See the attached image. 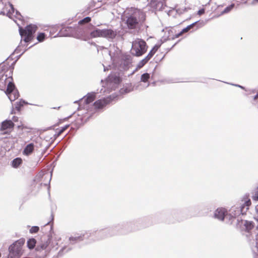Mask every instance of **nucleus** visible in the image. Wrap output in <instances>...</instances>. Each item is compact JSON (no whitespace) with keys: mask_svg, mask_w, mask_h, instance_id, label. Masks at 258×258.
<instances>
[{"mask_svg":"<svg viewBox=\"0 0 258 258\" xmlns=\"http://www.w3.org/2000/svg\"><path fill=\"white\" fill-rule=\"evenodd\" d=\"M84 31L78 25L74 26H67L61 28L59 31L53 37H74L84 40L87 36Z\"/></svg>","mask_w":258,"mask_h":258,"instance_id":"1","label":"nucleus"},{"mask_svg":"<svg viewBox=\"0 0 258 258\" xmlns=\"http://www.w3.org/2000/svg\"><path fill=\"white\" fill-rule=\"evenodd\" d=\"M243 202L239 206H234L232 207L229 210V220H231L233 218H235L240 215H243L246 213L249 207L251 205L250 200L247 196L243 198L242 201Z\"/></svg>","mask_w":258,"mask_h":258,"instance_id":"2","label":"nucleus"},{"mask_svg":"<svg viewBox=\"0 0 258 258\" xmlns=\"http://www.w3.org/2000/svg\"><path fill=\"white\" fill-rule=\"evenodd\" d=\"M85 33L87 37L84 39V41L97 37L112 38L113 30L108 28L99 29L94 26L93 28L91 30L89 31L87 33H86V32Z\"/></svg>","mask_w":258,"mask_h":258,"instance_id":"3","label":"nucleus"},{"mask_svg":"<svg viewBox=\"0 0 258 258\" xmlns=\"http://www.w3.org/2000/svg\"><path fill=\"white\" fill-rule=\"evenodd\" d=\"M25 242V239L21 238L11 244L9 247L8 258H20L22 254V246Z\"/></svg>","mask_w":258,"mask_h":258,"instance_id":"4","label":"nucleus"},{"mask_svg":"<svg viewBox=\"0 0 258 258\" xmlns=\"http://www.w3.org/2000/svg\"><path fill=\"white\" fill-rule=\"evenodd\" d=\"M147 47L144 40L137 38L132 42L131 52L135 56H140L147 51Z\"/></svg>","mask_w":258,"mask_h":258,"instance_id":"5","label":"nucleus"},{"mask_svg":"<svg viewBox=\"0 0 258 258\" xmlns=\"http://www.w3.org/2000/svg\"><path fill=\"white\" fill-rule=\"evenodd\" d=\"M113 101V94L109 95L106 97H102L96 100L93 104V110L90 114H92V117L95 114H98V112L101 111L109 103Z\"/></svg>","mask_w":258,"mask_h":258,"instance_id":"6","label":"nucleus"},{"mask_svg":"<svg viewBox=\"0 0 258 258\" xmlns=\"http://www.w3.org/2000/svg\"><path fill=\"white\" fill-rule=\"evenodd\" d=\"M144 19V14L141 11L137 10L127 18L126 23L128 28L135 29L139 26L140 22Z\"/></svg>","mask_w":258,"mask_h":258,"instance_id":"7","label":"nucleus"},{"mask_svg":"<svg viewBox=\"0 0 258 258\" xmlns=\"http://www.w3.org/2000/svg\"><path fill=\"white\" fill-rule=\"evenodd\" d=\"M10 78H11V80L8 83L5 92L10 101L12 102L18 98L20 96V94L13 81V77L10 76Z\"/></svg>","mask_w":258,"mask_h":258,"instance_id":"8","label":"nucleus"},{"mask_svg":"<svg viewBox=\"0 0 258 258\" xmlns=\"http://www.w3.org/2000/svg\"><path fill=\"white\" fill-rule=\"evenodd\" d=\"M53 220H54V215L53 214L52 212H51V220L50 221H48L47 223L43 226V227H45L46 226L48 225V224L49 223H51L50 225V229H49V233L47 235V236H48L47 239L44 242L41 243L39 244H38L36 246L35 250L36 251H41L42 250L45 249L47 248V247L48 246V245L49 244V243L51 240V239L52 238V234L54 233L53 223H51L52 221H53Z\"/></svg>","mask_w":258,"mask_h":258,"instance_id":"9","label":"nucleus"},{"mask_svg":"<svg viewBox=\"0 0 258 258\" xmlns=\"http://www.w3.org/2000/svg\"><path fill=\"white\" fill-rule=\"evenodd\" d=\"M102 88L100 93L102 92L106 93H110L113 90V71H111L109 75L104 80H101Z\"/></svg>","mask_w":258,"mask_h":258,"instance_id":"10","label":"nucleus"},{"mask_svg":"<svg viewBox=\"0 0 258 258\" xmlns=\"http://www.w3.org/2000/svg\"><path fill=\"white\" fill-rule=\"evenodd\" d=\"M92 234L90 231H87L80 234H76L74 236H71L69 238V244L75 245L84 239H88L92 236Z\"/></svg>","mask_w":258,"mask_h":258,"instance_id":"11","label":"nucleus"},{"mask_svg":"<svg viewBox=\"0 0 258 258\" xmlns=\"http://www.w3.org/2000/svg\"><path fill=\"white\" fill-rule=\"evenodd\" d=\"M244 234L250 240L253 239L254 235L257 233L256 227L254 228L253 223L245 221L243 224Z\"/></svg>","mask_w":258,"mask_h":258,"instance_id":"12","label":"nucleus"},{"mask_svg":"<svg viewBox=\"0 0 258 258\" xmlns=\"http://www.w3.org/2000/svg\"><path fill=\"white\" fill-rule=\"evenodd\" d=\"M91 233H92V235H94V233L97 234L96 240H100L111 236L112 229L111 227L105 228L99 230L94 231Z\"/></svg>","mask_w":258,"mask_h":258,"instance_id":"13","label":"nucleus"},{"mask_svg":"<svg viewBox=\"0 0 258 258\" xmlns=\"http://www.w3.org/2000/svg\"><path fill=\"white\" fill-rule=\"evenodd\" d=\"M91 21V18L90 17H86L83 19L80 20L77 25H79L80 26H79L83 29L84 32H86V33H87L94 27V25L90 23Z\"/></svg>","mask_w":258,"mask_h":258,"instance_id":"14","label":"nucleus"},{"mask_svg":"<svg viewBox=\"0 0 258 258\" xmlns=\"http://www.w3.org/2000/svg\"><path fill=\"white\" fill-rule=\"evenodd\" d=\"M15 124L11 119H6L1 122L0 131H4V134L10 135Z\"/></svg>","mask_w":258,"mask_h":258,"instance_id":"15","label":"nucleus"},{"mask_svg":"<svg viewBox=\"0 0 258 258\" xmlns=\"http://www.w3.org/2000/svg\"><path fill=\"white\" fill-rule=\"evenodd\" d=\"M98 90L97 92H91L88 93L85 96H84L81 99L84 101L83 108L87 110L88 105L92 103L96 98V94L98 93Z\"/></svg>","mask_w":258,"mask_h":258,"instance_id":"16","label":"nucleus"},{"mask_svg":"<svg viewBox=\"0 0 258 258\" xmlns=\"http://www.w3.org/2000/svg\"><path fill=\"white\" fill-rule=\"evenodd\" d=\"M38 28L37 25L34 24H29L25 26L24 28H22L21 26L19 27V30L20 29L23 33L35 35Z\"/></svg>","mask_w":258,"mask_h":258,"instance_id":"17","label":"nucleus"},{"mask_svg":"<svg viewBox=\"0 0 258 258\" xmlns=\"http://www.w3.org/2000/svg\"><path fill=\"white\" fill-rule=\"evenodd\" d=\"M8 3L10 7V9L7 13V16L10 18H11L13 16L14 13L15 12V15L14 17L19 19V20H22L23 19V16L21 15L20 12L16 10L14 5L12 4L10 1L8 2Z\"/></svg>","mask_w":258,"mask_h":258,"instance_id":"18","label":"nucleus"},{"mask_svg":"<svg viewBox=\"0 0 258 258\" xmlns=\"http://www.w3.org/2000/svg\"><path fill=\"white\" fill-rule=\"evenodd\" d=\"M92 117H93L92 114H89L85 120L83 117H80L75 120L74 123H72L71 127L72 129H74L76 132Z\"/></svg>","mask_w":258,"mask_h":258,"instance_id":"19","label":"nucleus"},{"mask_svg":"<svg viewBox=\"0 0 258 258\" xmlns=\"http://www.w3.org/2000/svg\"><path fill=\"white\" fill-rule=\"evenodd\" d=\"M130 63L131 60L130 55H121L120 63H119L118 70L120 72L126 70Z\"/></svg>","mask_w":258,"mask_h":258,"instance_id":"20","label":"nucleus"},{"mask_svg":"<svg viewBox=\"0 0 258 258\" xmlns=\"http://www.w3.org/2000/svg\"><path fill=\"white\" fill-rule=\"evenodd\" d=\"M27 104H30L32 105V104L29 103L28 102L24 100L23 99H20L19 101H17L14 104L15 107H14L13 105L12 106V110L11 112V114H15L16 110H17L18 112H20L22 110L23 107L25 105Z\"/></svg>","mask_w":258,"mask_h":258,"instance_id":"21","label":"nucleus"},{"mask_svg":"<svg viewBox=\"0 0 258 258\" xmlns=\"http://www.w3.org/2000/svg\"><path fill=\"white\" fill-rule=\"evenodd\" d=\"M20 35L21 36V39L20 43H22V40H23L26 44H24V46H27L28 43H31L35 38V35L27 34L23 33V32L19 30Z\"/></svg>","mask_w":258,"mask_h":258,"instance_id":"22","label":"nucleus"},{"mask_svg":"<svg viewBox=\"0 0 258 258\" xmlns=\"http://www.w3.org/2000/svg\"><path fill=\"white\" fill-rule=\"evenodd\" d=\"M226 211L224 208H218L215 212V218L220 220H223L224 218L229 219V214H225Z\"/></svg>","mask_w":258,"mask_h":258,"instance_id":"23","label":"nucleus"},{"mask_svg":"<svg viewBox=\"0 0 258 258\" xmlns=\"http://www.w3.org/2000/svg\"><path fill=\"white\" fill-rule=\"evenodd\" d=\"M35 145L34 143H30L27 144L23 150V154L25 156H29L33 153L34 151Z\"/></svg>","mask_w":258,"mask_h":258,"instance_id":"24","label":"nucleus"},{"mask_svg":"<svg viewBox=\"0 0 258 258\" xmlns=\"http://www.w3.org/2000/svg\"><path fill=\"white\" fill-rule=\"evenodd\" d=\"M23 163V160L20 157L14 158L11 162V165L14 168H18Z\"/></svg>","mask_w":258,"mask_h":258,"instance_id":"25","label":"nucleus"},{"mask_svg":"<svg viewBox=\"0 0 258 258\" xmlns=\"http://www.w3.org/2000/svg\"><path fill=\"white\" fill-rule=\"evenodd\" d=\"M49 27L50 28L49 37H50L51 38H54L52 35L54 34L59 29V24H57L55 25H52L49 26Z\"/></svg>","mask_w":258,"mask_h":258,"instance_id":"26","label":"nucleus"},{"mask_svg":"<svg viewBox=\"0 0 258 258\" xmlns=\"http://www.w3.org/2000/svg\"><path fill=\"white\" fill-rule=\"evenodd\" d=\"M70 124H66L63 126L60 127V129L56 128L55 130V133L54 135V139L57 138L60 134H61L64 131H65L67 128L70 126Z\"/></svg>","mask_w":258,"mask_h":258,"instance_id":"27","label":"nucleus"},{"mask_svg":"<svg viewBox=\"0 0 258 258\" xmlns=\"http://www.w3.org/2000/svg\"><path fill=\"white\" fill-rule=\"evenodd\" d=\"M36 240L34 238H29L27 242V247L30 250L33 249L36 245Z\"/></svg>","mask_w":258,"mask_h":258,"instance_id":"28","label":"nucleus"},{"mask_svg":"<svg viewBox=\"0 0 258 258\" xmlns=\"http://www.w3.org/2000/svg\"><path fill=\"white\" fill-rule=\"evenodd\" d=\"M46 34L44 32H38L36 39L37 40V44L38 42H42L46 39Z\"/></svg>","mask_w":258,"mask_h":258,"instance_id":"29","label":"nucleus"},{"mask_svg":"<svg viewBox=\"0 0 258 258\" xmlns=\"http://www.w3.org/2000/svg\"><path fill=\"white\" fill-rule=\"evenodd\" d=\"M149 78L150 75L148 73H144L141 76V81L144 83H147V85L145 86V88H147L149 86V83H148Z\"/></svg>","mask_w":258,"mask_h":258,"instance_id":"30","label":"nucleus"},{"mask_svg":"<svg viewBox=\"0 0 258 258\" xmlns=\"http://www.w3.org/2000/svg\"><path fill=\"white\" fill-rule=\"evenodd\" d=\"M198 22H196L188 26H187L186 28L183 29L182 31L176 35V37H178L180 35H182L183 33L188 32L190 29H191L193 27L198 23Z\"/></svg>","mask_w":258,"mask_h":258,"instance_id":"31","label":"nucleus"},{"mask_svg":"<svg viewBox=\"0 0 258 258\" xmlns=\"http://www.w3.org/2000/svg\"><path fill=\"white\" fill-rule=\"evenodd\" d=\"M109 55H110L111 62V64H109L108 66V67L105 66L103 64H102L104 68V69H103L104 72H106V71H108L109 70H111V66L113 65V54L111 53V51H109Z\"/></svg>","mask_w":258,"mask_h":258,"instance_id":"32","label":"nucleus"},{"mask_svg":"<svg viewBox=\"0 0 258 258\" xmlns=\"http://www.w3.org/2000/svg\"><path fill=\"white\" fill-rule=\"evenodd\" d=\"M16 62H15V61H14L11 65H10L9 66V67H7V71H8V70H14V68H15V64H16ZM6 68V66L5 65H4L3 67H2V68L1 69V71H5Z\"/></svg>","mask_w":258,"mask_h":258,"instance_id":"33","label":"nucleus"},{"mask_svg":"<svg viewBox=\"0 0 258 258\" xmlns=\"http://www.w3.org/2000/svg\"><path fill=\"white\" fill-rule=\"evenodd\" d=\"M37 44V43H35L34 44H33V45H31L30 46H29L28 48H26L25 49H24V50L19 55H17L16 57H15V58L16 59L14 60L15 61V62H17L19 59L21 57V56L26 51H27L29 48L32 47L33 46H34V45H35L36 44Z\"/></svg>","mask_w":258,"mask_h":258,"instance_id":"34","label":"nucleus"},{"mask_svg":"<svg viewBox=\"0 0 258 258\" xmlns=\"http://www.w3.org/2000/svg\"><path fill=\"white\" fill-rule=\"evenodd\" d=\"M252 199L254 201H258V186L252 192Z\"/></svg>","mask_w":258,"mask_h":258,"instance_id":"35","label":"nucleus"},{"mask_svg":"<svg viewBox=\"0 0 258 258\" xmlns=\"http://www.w3.org/2000/svg\"><path fill=\"white\" fill-rule=\"evenodd\" d=\"M39 227L37 226H33L29 229V232L31 234H35L39 231Z\"/></svg>","mask_w":258,"mask_h":258,"instance_id":"36","label":"nucleus"},{"mask_svg":"<svg viewBox=\"0 0 258 258\" xmlns=\"http://www.w3.org/2000/svg\"><path fill=\"white\" fill-rule=\"evenodd\" d=\"M67 248V246H63V247H62L59 250V251L57 253V255L59 256V257H61L63 255V254H64V250L66 249Z\"/></svg>","mask_w":258,"mask_h":258,"instance_id":"37","label":"nucleus"},{"mask_svg":"<svg viewBox=\"0 0 258 258\" xmlns=\"http://www.w3.org/2000/svg\"><path fill=\"white\" fill-rule=\"evenodd\" d=\"M17 127L18 129L21 130L22 131H23L24 129L30 128L29 127L24 125L21 121H20V124H18V125H17Z\"/></svg>","mask_w":258,"mask_h":258,"instance_id":"38","label":"nucleus"},{"mask_svg":"<svg viewBox=\"0 0 258 258\" xmlns=\"http://www.w3.org/2000/svg\"><path fill=\"white\" fill-rule=\"evenodd\" d=\"M157 1L158 0H151L150 3L151 7L157 9V5L160 4L159 2L156 3Z\"/></svg>","mask_w":258,"mask_h":258,"instance_id":"39","label":"nucleus"},{"mask_svg":"<svg viewBox=\"0 0 258 258\" xmlns=\"http://www.w3.org/2000/svg\"><path fill=\"white\" fill-rule=\"evenodd\" d=\"M234 4H232L230 6L226 7L224 10L223 11L222 13L224 14V13H228L229 11H230L232 8L234 7Z\"/></svg>","mask_w":258,"mask_h":258,"instance_id":"40","label":"nucleus"},{"mask_svg":"<svg viewBox=\"0 0 258 258\" xmlns=\"http://www.w3.org/2000/svg\"><path fill=\"white\" fill-rule=\"evenodd\" d=\"M147 62L144 59H142L138 64V68L139 69L142 68Z\"/></svg>","mask_w":258,"mask_h":258,"instance_id":"41","label":"nucleus"},{"mask_svg":"<svg viewBox=\"0 0 258 258\" xmlns=\"http://www.w3.org/2000/svg\"><path fill=\"white\" fill-rule=\"evenodd\" d=\"M4 142L6 143H8L9 145L11 146V148H12L14 146L13 142L10 141L7 137H6L4 139Z\"/></svg>","mask_w":258,"mask_h":258,"instance_id":"42","label":"nucleus"},{"mask_svg":"<svg viewBox=\"0 0 258 258\" xmlns=\"http://www.w3.org/2000/svg\"><path fill=\"white\" fill-rule=\"evenodd\" d=\"M113 80H114V85L115 84H118L119 83L120 81H121V78L120 77V76H114V79H113Z\"/></svg>","mask_w":258,"mask_h":258,"instance_id":"43","label":"nucleus"},{"mask_svg":"<svg viewBox=\"0 0 258 258\" xmlns=\"http://www.w3.org/2000/svg\"><path fill=\"white\" fill-rule=\"evenodd\" d=\"M95 3L96 2L95 1L91 2L89 4L87 8V10H90L91 9L95 7Z\"/></svg>","mask_w":258,"mask_h":258,"instance_id":"44","label":"nucleus"},{"mask_svg":"<svg viewBox=\"0 0 258 258\" xmlns=\"http://www.w3.org/2000/svg\"><path fill=\"white\" fill-rule=\"evenodd\" d=\"M83 101V99H79L78 100H76L74 102V103H76V104H79V107L78 108V110H80L82 109V108H83V106H82V105L81 104H79V102H81V101Z\"/></svg>","mask_w":258,"mask_h":258,"instance_id":"45","label":"nucleus"},{"mask_svg":"<svg viewBox=\"0 0 258 258\" xmlns=\"http://www.w3.org/2000/svg\"><path fill=\"white\" fill-rule=\"evenodd\" d=\"M22 45V43H19V44L18 45V46L15 48V49L14 50V51H13V52L15 53H19L21 51V49L20 48V47Z\"/></svg>","mask_w":258,"mask_h":258,"instance_id":"46","label":"nucleus"},{"mask_svg":"<svg viewBox=\"0 0 258 258\" xmlns=\"http://www.w3.org/2000/svg\"><path fill=\"white\" fill-rule=\"evenodd\" d=\"M44 173L41 170L38 172V173L37 174L36 176L38 177V178L40 179L43 177V176L44 175Z\"/></svg>","mask_w":258,"mask_h":258,"instance_id":"47","label":"nucleus"},{"mask_svg":"<svg viewBox=\"0 0 258 258\" xmlns=\"http://www.w3.org/2000/svg\"><path fill=\"white\" fill-rule=\"evenodd\" d=\"M161 44H156L154 47L152 48L151 50L153 52L155 53L157 50L158 49V48L160 47Z\"/></svg>","mask_w":258,"mask_h":258,"instance_id":"48","label":"nucleus"},{"mask_svg":"<svg viewBox=\"0 0 258 258\" xmlns=\"http://www.w3.org/2000/svg\"><path fill=\"white\" fill-rule=\"evenodd\" d=\"M69 21V20H68V21ZM70 24H71V23H68V21H66V22L61 23V24H59V27L60 26V27H61V28H63V27H67L66 25H69Z\"/></svg>","mask_w":258,"mask_h":258,"instance_id":"49","label":"nucleus"},{"mask_svg":"<svg viewBox=\"0 0 258 258\" xmlns=\"http://www.w3.org/2000/svg\"><path fill=\"white\" fill-rule=\"evenodd\" d=\"M11 120L14 122V123H15V122H18L19 121V117L16 116H13Z\"/></svg>","mask_w":258,"mask_h":258,"instance_id":"50","label":"nucleus"},{"mask_svg":"<svg viewBox=\"0 0 258 258\" xmlns=\"http://www.w3.org/2000/svg\"><path fill=\"white\" fill-rule=\"evenodd\" d=\"M14 53L13 52H12V53L10 55V56H8V57H7V58L5 60H4V61H3V62H2L1 63H0V65H1V64H2L3 63H4V62L5 61H6L7 59L13 60L14 58L13 57V56L14 55Z\"/></svg>","mask_w":258,"mask_h":258,"instance_id":"51","label":"nucleus"},{"mask_svg":"<svg viewBox=\"0 0 258 258\" xmlns=\"http://www.w3.org/2000/svg\"><path fill=\"white\" fill-rule=\"evenodd\" d=\"M52 171H51V172H50V173H51V174H50V178H49V181H48V184L49 185H48V190L49 196H50V192H49V188H50V185H49V184H50V180H51V177H52ZM44 185H45V186H46V185H47V183H45V184H44Z\"/></svg>","mask_w":258,"mask_h":258,"instance_id":"52","label":"nucleus"},{"mask_svg":"<svg viewBox=\"0 0 258 258\" xmlns=\"http://www.w3.org/2000/svg\"><path fill=\"white\" fill-rule=\"evenodd\" d=\"M257 233L254 235L253 239H251V240H255L256 242L258 243V230L256 229Z\"/></svg>","mask_w":258,"mask_h":258,"instance_id":"53","label":"nucleus"},{"mask_svg":"<svg viewBox=\"0 0 258 258\" xmlns=\"http://www.w3.org/2000/svg\"><path fill=\"white\" fill-rule=\"evenodd\" d=\"M204 13H205V10H204V9H201V10H200L198 12V14L199 15H201L203 14Z\"/></svg>","mask_w":258,"mask_h":258,"instance_id":"54","label":"nucleus"},{"mask_svg":"<svg viewBox=\"0 0 258 258\" xmlns=\"http://www.w3.org/2000/svg\"><path fill=\"white\" fill-rule=\"evenodd\" d=\"M154 54L155 53L153 52L152 50H151L149 54H148V55H149L150 57H152Z\"/></svg>","mask_w":258,"mask_h":258,"instance_id":"55","label":"nucleus"},{"mask_svg":"<svg viewBox=\"0 0 258 258\" xmlns=\"http://www.w3.org/2000/svg\"><path fill=\"white\" fill-rule=\"evenodd\" d=\"M257 3H258V0H253L251 3V5H255Z\"/></svg>","mask_w":258,"mask_h":258,"instance_id":"56","label":"nucleus"},{"mask_svg":"<svg viewBox=\"0 0 258 258\" xmlns=\"http://www.w3.org/2000/svg\"><path fill=\"white\" fill-rule=\"evenodd\" d=\"M151 57H150L149 55H147L145 58H144L146 61V62H148L150 59H151Z\"/></svg>","mask_w":258,"mask_h":258,"instance_id":"57","label":"nucleus"},{"mask_svg":"<svg viewBox=\"0 0 258 258\" xmlns=\"http://www.w3.org/2000/svg\"><path fill=\"white\" fill-rule=\"evenodd\" d=\"M0 15L3 16H7V13H6L4 11H0Z\"/></svg>","mask_w":258,"mask_h":258,"instance_id":"58","label":"nucleus"},{"mask_svg":"<svg viewBox=\"0 0 258 258\" xmlns=\"http://www.w3.org/2000/svg\"><path fill=\"white\" fill-rule=\"evenodd\" d=\"M10 70V73H9V75H10L9 77L10 76L12 77L13 73V70Z\"/></svg>","mask_w":258,"mask_h":258,"instance_id":"59","label":"nucleus"},{"mask_svg":"<svg viewBox=\"0 0 258 258\" xmlns=\"http://www.w3.org/2000/svg\"><path fill=\"white\" fill-rule=\"evenodd\" d=\"M72 249H73V248H72V247H69V248L67 249V250L66 251V252H66H66H69V251H70L72 250Z\"/></svg>","mask_w":258,"mask_h":258,"instance_id":"60","label":"nucleus"},{"mask_svg":"<svg viewBox=\"0 0 258 258\" xmlns=\"http://www.w3.org/2000/svg\"><path fill=\"white\" fill-rule=\"evenodd\" d=\"M89 43H90L91 45H95L96 46V43L94 42H93V41H91V42H89Z\"/></svg>","mask_w":258,"mask_h":258,"instance_id":"61","label":"nucleus"},{"mask_svg":"<svg viewBox=\"0 0 258 258\" xmlns=\"http://www.w3.org/2000/svg\"><path fill=\"white\" fill-rule=\"evenodd\" d=\"M176 11H177V12L178 13H179V14H181V13H182L181 11H180V10H179V9L177 10Z\"/></svg>","mask_w":258,"mask_h":258,"instance_id":"62","label":"nucleus"},{"mask_svg":"<svg viewBox=\"0 0 258 258\" xmlns=\"http://www.w3.org/2000/svg\"><path fill=\"white\" fill-rule=\"evenodd\" d=\"M258 98V93L254 97V99L255 100Z\"/></svg>","mask_w":258,"mask_h":258,"instance_id":"63","label":"nucleus"},{"mask_svg":"<svg viewBox=\"0 0 258 258\" xmlns=\"http://www.w3.org/2000/svg\"><path fill=\"white\" fill-rule=\"evenodd\" d=\"M59 257L56 255H54L52 258H59Z\"/></svg>","mask_w":258,"mask_h":258,"instance_id":"64","label":"nucleus"}]
</instances>
